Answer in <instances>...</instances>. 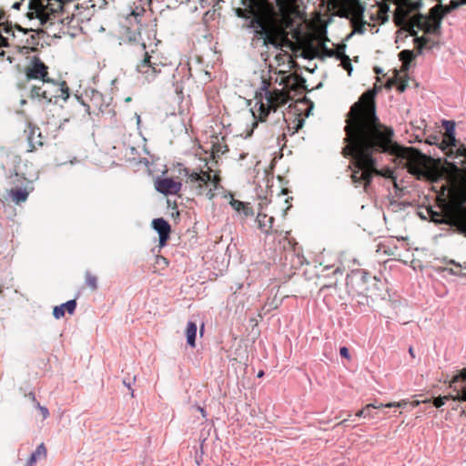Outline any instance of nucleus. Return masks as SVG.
Returning a JSON list of instances; mask_svg holds the SVG:
<instances>
[{
	"label": "nucleus",
	"instance_id": "nucleus-1",
	"mask_svg": "<svg viewBox=\"0 0 466 466\" xmlns=\"http://www.w3.org/2000/svg\"><path fill=\"white\" fill-rule=\"evenodd\" d=\"M375 90H368L351 106L347 115L345 155L352 156L354 183L369 184L373 174L378 173L375 167L374 152L388 151L394 131L381 124L376 116Z\"/></svg>",
	"mask_w": 466,
	"mask_h": 466
},
{
	"label": "nucleus",
	"instance_id": "nucleus-2",
	"mask_svg": "<svg viewBox=\"0 0 466 466\" xmlns=\"http://www.w3.org/2000/svg\"><path fill=\"white\" fill-rule=\"evenodd\" d=\"M277 5L279 11L268 0H249V10L254 16L252 25L264 45L282 47L289 43L287 29L297 13L296 0H277Z\"/></svg>",
	"mask_w": 466,
	"mask_h": 466
},
{
	"label": "nucleus",
	"instance_id": "nucleus-3",
	"mask_svg": "<svg viewBox=\"0 0 466 466\" xmlns=\"http://www.w3.org/2000/svg\"><path fill=\"white\" fill-rule=\"evenodd\" d=\"M462 5H466V0H451L446 6L437 5L431 9L429 15H415L412 16L405 25L404 28L410 31L411 35H415L418 31L436 34L441 28L443 15Z\"/></svg>",
	"mask_w": 466,
	"mask_h": 466
},
{
	"label": "nucleus",
	"instance_id": "nucleus-4",
	"mask_svg": "<svg viewBox=\"0 0 466 466\" xmlns=\"http://www.w3.org/2000/svg\"><path fill=\"white\" fill-rule=\"evenodd\" d=\"M62 7L61 0H29L25 16L31 30L33 27L37 29L47 23L52 24Z\"/></svg>",
	"mask_w": 466,
	"mask_h": 466
},
{
	"label": "nucleus",
	"instance_id": "nucleus-5",
	"mask_svg": "<svg viewBox=\"0 0 466 466\" xmlns=\"http://www.w3.org/2000/svg\"><path fill=\"white\" fill-rule=\"evenodd\" d=\"M186 183L197 195L206 196L209 200L224 194L218 174L208 171L192 172L188 175Z\"/></svg>",
	"mask_w": 466,
	"mask_h": 466
},
{
	"label": "nucleus",
	"instance_id": "nucleus-6",
	"mask_svg": "<svg viewBox=\"0 0 466 466\" xmlns=\"http://www.w3.org/2000/svg\"><path fill=\"white\" fill-rule=\"evenodd\" d=\"M390 147L387 152L406 159L409 172L417 177H425L428 173V158L411 147H401L393 141L391 137Z\"/></svg>",
	"mask_w": 466,
	"mask_h": 466
},
{
	"label": "nucleus",
	"instance_id": "nucleus-7",
	"mask_svg": "<svg viewBox=\"0 0 466 466\" xmlns=\"http://www.w3.org/2000/svg\"><path fill=\"white\" fill-rule=\"evenodd\" d=\"M288 95L283 91H266L264 96L260 95L256 97L255 105L252 108V114L254 116H257L260 120H263L268 114L281 105H284L288 101Z\"/></svg>",
	"mask_w": 466,
	"mask_h": 466
},
{
	"label": "nucleus",
	"instance_id": "nucleus-8",
	"mask_svg": "<svg viewBox=\"0 0 466 466\" xmlns=\"http://www.w3.org/2000/svg\"><path fill=\"white\" fill-rule=\"evenodd\" d=\"M178 176H167L162 174L155 178V189L162 195H177L182 188L181 176L188 177V170L181 166L177 168Z\"/></svg>",
	"mask_w": 466,
	"mask_h": 466
},
{
	"label": "nucleus",
	"instance_id": "nucleus-9",
	"mask_svg": "<svg viewBox=\"0 0 466 466\" xmlns=\"http://www.w3.org/2000/svg\"><path fill=\"white\" fill-rule=\"evenodd\" d=\"M380 281L376 277L367 274L360 277L357 282L356 291L365 301L361 303H373L381 297Z\"/></svg>",
	"mask_w": 466,
	"mask_h": 466
},
{
	"label": "nucleus",
	"instance_id": "nucleus-10",
	"mask_svg": "<svg viewBox=\"0 0 466 466\" xmlns=\"http://www.w3.org/2000/svg\"><path fill=\"white\" fill-rule=\"evenodd\" d=\"M25 74L27 79H39L43 83L55 84V81L47 76L48 67L36 56L31 59L29 66L25 70Z\"/></svg>",
	"mask_w": 466,
	"mask_h": 466
},
{
	"label": "nucleus",
	"instance_id": "nucleus-11",
	"mask_svg": "<svg viewBox=\"0 0 466 466\" xmlns=\"http://www.w3.org/2000/svg\"><path fill=\"white\" fill-rule=\"evenodd\" d=\"M150 58L147 53H146L144 59L137 66V72L147 81L154 80L161 71L159 65L152 63Z\"/></svg>",
	"mask_w": 466,
	"mask_h": 466
},
{
	"label": "nucleus",
	"instance_id": "nucleus-12",
	"mask_svg": "<svg viewBox=\"0 0 466 466\" xmlns=\"http://www.w3.org/2000/svg\"><path fill=\"white\" fill-rule=\"evenodd\" d=\"M396 5L394 12V20L397 25H400L405 23L409 13L416 9V5H413L410 0H392Z\"/></svg>",
	"mask_w": 466,
	"mask_h": 466
},
{
	"label": "nucleus",
	"instance_id": "nucleus-13",
	"mask_svg": "<svg viewBox=\"0 0 466 466\" xmlns=\"http://www.w3.org/2000/svg\"><path fill=\"white\" fill-rule=\"evenodd\" d=\"M153 228L157 232L159 237V247L163 248L170 235V226L164 218H155L152 221Z\"/></svg>",
	"mask_w": 466,
	"mask_h": 466
},
{
	"label": "nucleus",
	"instance_id": "nucleus-14",
	"mask_svg": "<svg viewBox=\"0 0 466 466\" xmlns=\"http://www.w3.org/2000/svg\"><path fill=\"white\" fill-rule=\"evenodd\" d=\"M223 198L228 200L230 206L234 208V210L239 214H243L244 217L248 218L253 215V211L249 207L248 203H245L239 200H237L233 198L230 193H224Z\"/></svg>",
	"mask_w": 466,
	"mask_h": 466
},
{
	"label": "nucleus",
	"instance_id": "nucleus-15",
	"mask_svg": "<svg viewBox=\"0 0 466 466\" xmlns=\"http://www.w3.org/2000/svg\"><path fill=\"white\" fill-rule=\"evenodd\" d=\"M326 55L329 56H335L338 60L340 61V65L345 70L348 71L349 75L351 74L353 68L350 59L344 54L342 48H337L336 50H326Z\"/></svg>",
	"mask_w": 466,
	"mask_h": 466
},
{
	"label": "nucleus",
	"instance_id": "nucleus-16",
	"mask_svg": "<svg viewBox=\"0 0 466 466\" xmlns=\"http://www.w3.org/2000/svg\"><path fill=\"white\" fill-rule=\"evenodd\" d=\"M15 29L9 25L0 26V46H9L12 45L11 41L15 40Z\"/></svg>",
	"mask_w": 466,
	"mask_h": 466
},
{
	"label": "nucleus",
	"instance_id": "nucleus-17",
	"mask_svg": "<svg viewBox=\"0 0 466 466\" xmlns=\"http://www.w3.org/2000/svg\"><path fill=\"white\" fill-rule=\"evenodd\" d=\"M197 325L195 322L188 321L186 328L187 343L191 348L196 347Z\"/></svg>",
	"mask_w": 466,
	"mask_h": 466
},
{
	"label": "nucleus",
	"instance_id": "nucleus-18",
	"mask_svg": "<svg viewBox=\"0 0 466 466\" xmlns=\"http://www.w3.org/2000/svg\"><path fill=\"white\" fill-rule=\"evenodd\" d=\"M9 195L15 204L25 202L28 198V192L25 188L11 189Z\"/></svg>",
	"mask_w": 466,
	"mask_h": 466
},
{
	"label": "nucleus",
	"instance_id": "nucleus-19",
	"mask_svg": "<svg viewBox=\"0 0 466 466\" xmlns=\"http://www.w3.org/2000/svg\"><path fill=\"white\" fill-rule=\"evenodd\" d=\"M31 92L33 96L45 99L47 102H51L52 97L55 96L53 94H50L46 90H42L40 86H34Z\"/></svg>",
	"mask_w": 466,
	"mask_h": 466
},
{
	"label": "nucleus",
	"instance_id": "nucleus-20",
	"mask_svg": "<svg viewBox=\"0 0 466 466\" xmlns=\"http://www.w3.org/2000/svg\"><path fill=\"white\" fill-rule=\"evenodd\" d=\"M443 171L451 177V179L455 181L457 179L460 169L455 164L446 162L445 166L443 167Z\"/></svg>",
	"mask_w": 466,
	"mask_h": 466
},
{
	"label": "nucleus",
	"instance_id": "nucleus-21",
	"mask_svg": "<svg viewBox=\"0 0 466 466\" xmlns=\"http://www.w3.org/2000/svg\"><path fill=\"white\" fill-rule=\"evenodd\" d=\"M54 86H56V88L60 91V95L59 96L62 97V99L64 101H66L67 98L69 97V88L68 86H66V82H59V83H56L55 82V84H53Z\"/></svg>",
	"mask_w": 466,
	"mask_h": 466
},
{
	"label": "nucleus",
	"instance_id": "nucleus-22",
	"mask_svg": "<svg viewBox=\"0 0 466 466\" xmlns=\"http://www.w3.org/2000/svg\"><path fill=\"white\" fill-rule=\"evenodd\" d=\"M373 408V409H380V406H375V403H370V404H367L364 406V408L360 410H359L357 413H356V416L357 417H364V418H371V414L370 412V410Z\"/></svg>",
	"mask_w": 466,
	"mask_h": 466
},
{
	"label": "nucleus",
	"instance_id": "nucleus-23",
	"mask_svg": "<svg viewBox=\"0 0 466 466\" xmlns=\"http://www.w3.org/2000/svg\"><path fill=\"white\" fill-rule=\"evenodd\" d=\"M375 403V406H380V408H403L407 405L408 401L405 400H400V401H394V402H388V403H377V402H374Z\"/></svg>",
	"mask_w": 466,
	"mask_h": 466
},
{
	"label": "nucleus",
	"instance_id": "nucleus-24",
	"mask_svg": "<svg viewBox=\"0 0 466 466\" xmlns=\"http://www.w3.org/2000/svg\"><path fill=\"white\" fill-rule=\"evenodd\" d=\"M389 6L385 4V5H380L378 8H377V15H378V19H380L382 23L386 22L388 20V11H389Z\"/></svg>",
	"mask_w": 466,
	"mask_h": 466
},
{
	"label": "nucleus",
	"instance_id": "nucleus-25",
	"mask_svg": "<svg viewBox=\"0 0 466 466\" xmlns=\"http://www.w3.org/2000/svg\"><path fill=\"white\" fill-rule=\"evenodd\" d=\"M414 57L415 55L411 50H403L400 53V59L403 62L404 65L410 63Z\"/></svg>",
	"mask_w": 466,
	"mask_h": 466
},
{
	"label": "nucleus",
	"instance_id": "nucleus-26",
	"mask_svg": "<svg viewBox=\"0 0 466 466\" xmlns=\"http://www.w3.org/2000/svg\"><path fill=\"white\" fill-rule=\"evenodd\" d=\"M455 380H466V368L461 371V373L455 377ZM460 400L466 401V386L463 387L461 391V396L460 397Z\"/></svg>",
	"mask_w": 466,
	"mask_h": 466
},
{
	"label": "nucleus",
	"instance_id": "nucleus-27",
	"mask_svg": "<svg viewBox=\"0 0 466 466\" xmlns=\"http://www.w3.org/2000/svg\"><path fill=\"white\" fill-rule=\"evenodd\" d=\"M86 283L92 289H96L97 287L96 278L89 273L86 275Z\"/></svg>",
	"mask_w": 466,
	"mask_h": 466
},
{
	"label": "nucleus",
	"instance_id": "nucleus-28",
	"mask_svg": "<svg viewBox=\"0 0 466 466\" xmlns=\"http://www.w3.org/2000/svg\"><path fill=\"white\" fill-rule=\"evenodd\" d=\"M46 453V450L44 444H40L35 451L31 456V461H35L37 457L45 456Z\"/></svg>",
	"mask_w": 466,
	"mask_h": 466
},
{
	"label": "nucleus",
	"instance_id": "nucleus-29",
	"mask_svg": "<svg viewBox=\"0 0 466 466\" xmlns=\"http://www.w3.org/2000/svg\"><path fill=\"white\" fill-rule=\"evenodd\" d=\"M443 126L445 127L447 135H455V123L453 121H444Z\"/></svg>",
	"mask_w": 466,
	"mask_h": 466
},
{
	"label": "nucleus",
	"instance_id": "nucleus-30",
	"mask_svg": "<svg viewBox=\"0 0 466 466\" xmlns=\"http://www.w3.org/2000/svg\"><path fill=\"white\" fill-rule=\"evenodd\" d=\"M455 143H456L455 135L445 134L444 138L442 139V144H446V147H454Z\"/></svg>",
	"mask_w": 466,
	"mask_h": 466
},
{
	"label": "nucleus",
	"instance_id": "nucleus-31",
	"mask_svg": "<svg viewBox=\"0 0 466 466\" xmlns=\"http://www.w3.org/2000/svg\"><path fill=\"white\" fill-rule=\"evenodd\" d=\"M53 315L56 319H59L60 318H62L65 315L64 304L56 306L53 310Z\"/></svg>",
	"mask_w": 466,
	"mask_h": 466
},
{
	"label": "nucleus",
	"instance_id": "nucleus-32",
	"mask_svg": "<svg viewBox=\"0 0 466 466\" xmlns=\"http://www.w3.org/2000/svg\"><path fill=\"white\" fill-rule=\"evenodd\" d=\"M76 307V302L75 299H71L64 303L65 310H66L69 314H73Z\"/></svg>",
	"mask_w": 466,
	"mask_h": 466
},
{
	"label": "nucleus",
	"instance_id": "nucleus-33",
	"mask_svg": "<svg viewBox=\"0 0 466 466\" xmlns=\"http://www.w3.org/2000/svg\"><path fill=\"white\" fill-rule=\"evenodd\" d=\"M414 42L417 47L420 50L427 43V39L424 36L414 38Z\"/></svg>",
	"mask_w": 466,
	"mask_h": 466
},
{
	"label": "nucleus",
	"instance_id": "nucleus-34",
	"mask_svg": "<svg viewBox=\"0 0 466 466\" xmlns=\"http://www.w3.org/2000/svg\"><path fill=\"white\" fill-rule=\"evenodd\" d=\"M446 399H447L446 397H444V398H441V397L436 398L433 400L434 406L437 407V408H440V407L443 406L445 404V400Z\"/></svg>",
	"mask_w": 466,
	"mask_h": 466
},
{
	"label": "nucleus",
	"instance_id": "nucleus-35",
	"mask_svg": "<svg viewBox=\"0 0 466 466\" xmlns=\"http://www.w3.org/2000/svg\"><path fill=\"white\" fill-rule=\"evenodd\" d=\"M362 13H363V10H360V8H358L356 13L354 14V22L355 23H358V22L362 23Z\"/></svg>",
	"mask_w": 466,
	"mask_h": 466
},
{
	"label": "nucleus",
	"instance_id": "nucleus-36",
	"mask_svg": "<svg viewBox=\"0 0 466 466\" xmlns=\"http://www.w3.org/2000/svg\"><path fill=\"white\" fill-rule=\"evenodd\" d=\"M156 263L167 267L168 265V260L164 257L158 256L156 258Z\"/></svg>",
	"mask_w": 466,
	"mask_h": 466
},
{
	"label": "nucleus",
	"instance_id": "nucleus-37",
	"mask_svg": "<svg viewBox=\"0 0 466 466\" xmlns=\"http://www.w3.org/2000/svg\"><path fill=\"white\" fill-rule=\"evenodd\" d=\"M38 408H39V410H40L43 418L46 419L49 416V411H48L47 408L43 407V406H38Z\"/></svg>",
	"mask_w": 466,
	"mask_h": 466
},
{
	"label": "nucleus",
	"instance_id": "nucleus-38",
	"mask_svg": "<svg viewBox=\"0 0 466 466\" xmlns=\"http://www.w3.org/2000/svg\"><path fill=\"white\" fill-rule=\"evenodd\" d=\"M339 353L344 358H347V359L350 358L349 350L346 347H342L339 350Z\"/></svg>",
	"mask_w": 466,
	"mask_h": 466
},
{
	"label": "nucleus",
	"instance_id": "nucleus-39",
	"mask_svg": "<svg viewBox=\"0 0 466 466\" xmlns=\"http://www.w3.org/2000/svg\"><path fill=\"white\" fill-rule=\"evenodd\" d=\"M20 5H21V3L20 2H15L12 5V8L15 9V10H18L20 8Z\"/></svg>",
	"mask_w": 466,
	"mask_h": 466
},
{
	"label": "nucleus",
	"instance_id": "nucleus-40",
	"mask_svg": "<svg viewBox=\"0 0 466 466\" xmlns=\"http://www.w3.org/2000/svg\"><path fill=\"white\" fill-rule=\"evenodd\" d=\"M200 414L205 418L207 417V413L203 408H198Z\"/></svg>",
	"mask_w": 466,
	"mask_h": 466
},
{
	"label": "nucleus",
	"instance_id": "nucleus-41",
	"mask_svg": "<svg viewBox=\"0 0 466 466\" xmlns=\"http://www.w3.org/2000/svg\"><path fill=\"white\" fill-rule=\"evenodd\" d=\"M203 333H204V323H202V325L200 327L199 335L202 337Z\"/></svg>",
	"mask_w": 466,
	"mask_h": 466
},
{
	"label": "nucleus",
	"instance_id": "nucleus-42",
	"mask_svg": "<svg viewBox=\"0 0 466 466\" xmlns=\"http://www.w3.org/2000/svg\"><path fill=\"white\" fill-rule=\"evenodd\" d=\"M448 147H446V144H442V142L441 143V149H443V150H444V149H446V148H448Z\"/></svg>",
	"mask_w": 466,
	"mask_h": 466
},
{
	"label": "nucleus",
	"instance_id": "nucleus-43",
	"mask_svg": "<svg viewBox=\"0 0 466 466\" xmlns=\"http://www.w3.org/2000/svg\"><path fill=\"white\" fill-rule=\"evenodd\" d=\"M16 31H17L18 33H22L23 35H25V31H23V30H21L20 28H17V29H16Z\"/></svg>",
	"mask_w": 466,
	"mask_h": 466
},
{
	"label": "nucleus",
	"instance_id": "nucleus-44",
	"mask_svg": "<svg viewBox=\"0 0 466 466\" xmlns=\"http://www.w3.org/2000/svg\"><path fill=\"white\" fill-rule=\"evenodd\" d=\"M263 375H264V372H263V371H260V372H258V378H260V377H262Z\"/></svg>",
	"mask_w": 466,
	"mask_h": 466
},
{
	"label": "nucleus",
	"instance_id": "nucleus-45",
	"mask_svg": "<svg viewBox=\"0 0 466 466\" xmlns=\"http://www.w3.org/2000/svg\"><path fill=\"white\" fill-rule=\"evenodd\" d=\"M399 89L402 92V91H404L405 86H400L399 87Z\"/></svg>",
	"mask_w": 466,
	"mask_h": 466
},
{
	"label": "nucleus",
	"instance_id": "nucleus-46",
	"mask_svg": "<svg viewBox=\"0 0 466 466\" xmlns=\"http://www.w3.org/2000/svg\"><path fill=\"white\" fill-rule=\"evenodd\" d=\"M420 404V401L419 400H416L413 402V406H418Z\"/></svg>",
	"mask_w": 466,
	"mask_h": 466
}]
</instances>
